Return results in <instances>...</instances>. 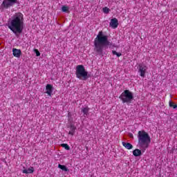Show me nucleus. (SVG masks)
<instances>
[{
	"label": "nucleus",
	"instance_id": "nucleus-8",
	"mask_svg": "<svg viewBox=\"0 0 177 177\" xmlns=\"http://www.w3.org/2000/svg\"><path fill=\"white\" fill-rule=\"evenodd\" d=\"M46 93L48 95V96H52V93H53V86L52 84H48L46 86Z\"/></svg>",
	"mask_w": 177,
	"mask_h": 177
},
{
	"label": "nucleus",
	"instance_id": "nucleus-15",
	"mask_svg": "<svg viewBox=\"0 0 177 177\" xmlns=\"http://www.w3.org/2000/svg\"><path fill=\"white\" fill-rule=\"evenodd\" d=\"M84 115H88L89 114V107L86 106L82 109Z\"/></svg>",
	"mask_w": 177,
	"mask_h": 177
},
{
	"label": "nucleus",
	"instance_id": "nucleus-1",
	"mask_svg": "<svg viewBox=\"0 0 177 177\" xmlns=\"http://www.w3.org/2000/svg\"><path fill=\"white\" fill-rule=\"evenodd\" d=\"M7 24L16 37H19L24 30V15L21 12H16L8 19Z\"/></svg>",
	"mask_w": 177,
	"mask_h": 177
},
{
	"label": "nucleus",
	"instance_id": "nucleus-11",
	"mask_svg": "<svg viewBox=\"0 0 177 177\" xmlns=\"http://www.w3.org/2000/svg\"><path fill=\"white\" fill-rule=\"evenodd\" d=\"M122 145L125 149H127V150H132V149H133V145L129 142H122Z\"/></svg>",
	"mask_w": 177,
	"mask_h": 177
},
{
	"label": "nucleus",
	"instance_id": "nucleus-17",
	"mask_svg": "<svg viewBox=\"0 0 177 177\" xmlns=\"http://www.w3.org/2000/svg\"><path fill=\"white\" fill-rule=\"evenodd\" d=\"M61 147L65 149V150H70V146L67 144H61Z\"/></svg>",
	"mask_w": 177,
	"mask_h": 177
},
{
	"label": "nucleus",
	"instance_id": "nucleus-13",
	"mask_svg": "<svg viewBox=\"0 0 177 177\" xmlns=\"http://www.w3.org/2000/svg\"><path fill=\"white\" fill-rule=\"evenodd\" d=\"M23 174H32L34 172V167H30V168L25 169L22 171Z\"/></svg>",
	"mask_w": 177,
	"mask_h": 177
},
{
	"label": "nucleus",
	"instance_id": "nucleus-14",
	"mask_svg": "<svg viewBox=\"0 0 177 177\" xmlns=\"http://www.w3.org/2000/svg\"><path fill=\"white\" fill-rule=\"evenodd\" d=\"M58 168H59V169H62V171H64V172H70V169H68V168H67L66 165L59 164Z\"/></svg>",
	"mask_w": 177,
	"mask_h": 177
},
{
	"label": "nucleus",
	"instance_id": "nucleus-10",
	"mask_svg": "<svg viewBox=\"0 0 177 177\" xmlns=\"http://www.w3.org/2000/svg\"><path fill=\"white\" fill-rule=\"evenodd\" d=\"M12 55L15 57H20L21 56V50L17 48L12 49Z\"/></svg>",
	"mask_w": 177,
	"mask_h": 177
},
{
	"label": "nucleus",
	"instance_id": "nucleus-2",
	"mask_svg": "<svg viewBox=\"0 0 177 177\" xmlns=\"http://www.w3.org/2000/svg\"><path fill=\"white\" fill-rule=\"evenodd\" d=\"M138 147L133 151V155L134 157H140L142 153H145L147 149H149L150 143H151V138L150 136L145 130L139 131L138 133Z\"/></svg>",
	"mask_w": 177,
	"mask_h": 177
},
{
	"label": "nucleus",
	"instance_id": "nucleus-9",
	"mask_svg": "<svg viewBox=\"0 0 177 177\" xmlns=\"http://www.w3.org/2000/svg\"><path fill=\"white\" fill-rule=\"evenodd\" d=\"M109 26L112 28H117V27H118V19H117V18H113L111 19Z\"/></svg>",
	"mask_w": 177,
	"mask_h": 177
},
{
	"label": "nucleus",
	"instance_id": "nucleus-6",
	"mask_svg": "<svg viewBox=\"0 0 177 177\" xmlns=\"http://www.w3.org/2000/svg\"><path fill=\"white\" fill-rule=\"evenodd\" d=\"M17 3V0H3L0 9L1 10H5V9H9V8H12V6H15Z\"/></svg>",
	"mask_w": 177,
	"mask_h": 177
},
{
	"label": "nucleus",
	"instance_id": "nucleus-20",
	"mask_svg": "<svg viewBox=\"0 0 177 177\" xmlns=\"http://www.w3.org/2000/svg\"><path fill=\"white\" fill-rule=\"evenodd\" d=\"M62 12H68V7L64 6L62 8Z\"/></svg>",
	"mask_w": 177,
	"mask_h": 177
},
{
	"label": "nucleus",
	"instance_id": "nucleus-21",
	"mask_svg": "<svg viewBox=\"0 0 177 177\" xmlns=\"http://www.w3.org/2000/svg\"><path fill=\"white\" fill-rule=\"evenodd\" d=\"M34 51L36 53V56H41V53L37 49H35Z\"/></svg>",
	"mask_w": 177,
	"mask_h": 177
},
{
	"label": "nucleus",
	"instance_id": "nucleus-7",
	"mask_svg": "<svg viewBox=\"0 0 177 177\" xmlns=\"http://www.w3.org/2000/svg\"><path fill=\"white\" fill-rule=\"evenodd\" d=\"M138 73H140V77H142V78H145V75L146 74V70H147V66L146 65H143L142 64H140L138 65Z\"/></svg>",
	"mask_w": 177,
	"mask_h": 177
},
{
	"label": "nucleus",
	"instance_id": "nucleus-3",
	"mask_svg": "<svg viewBox=\"0 0 177 177\" xmlns=\"http://www.w3.org/2000/svg\"><path fill=\"white\" fill-rule=\"evenodd\" d=\"M107 46H114V44L109 41V36L100 31L94 40V52L99 56H103V49Z\"/></svg>",
	"mask_w": 177,
	"mask_h": 177
},
{
	"label": "nucleus",
	"instance_id": "nucleus-18",
	"mask_svg": "<svg viewBox=\"0 0 177 177\" xmlns=\"http://www.w3.org/2000/svg\"><path fill=\"white\" fill-rule=\"evenodd\" d=\"M169 107H173V109L177 108V105L175 104L174 102H172V101H169Z\"/></svg>",
	"mask_w": 177,
	"mask_h": 177
},
{
	"label": "nucleus",
	"instance_id": "nucleus-16",
	"mask_svg": "<svg viewBox=\"0 0 177 177\" xmlns=\"http://www.w3.org/2000/svg\"><path fill=\"white\" fill-rule=\"evenodd\" d=\"M102 10L105 13V15H109V13H110V8H109L107 7L103 8Z\"/></svg>",
	"mask_w": 177,
	"mask_h": 177
},
{
	"label": "nucleus",
	"instance_id": "nucleus-4",
	"mask_svg": "<svg viewBox=\"0 0 177 177\" xmlns=\"http://www.w3.org/2000/svg\"><path fill=\"white\" fill-rule=\"evenodd\" d=\"M75 75L76 78L81 81H86L88 78H91V74L88 73L84 65H77L76 66Z\"/></svg>",
	"mask_w": 177,
	"mask_h": 177
},
{
	"label": "nucleus",
	"instance_id": "nucleus-5",
	"mask_svg": "<svg viewBox=\"0 0 177 177\" xmlns=\"http://www.w3.org/2000/svg\"><path fill=\"white\" fill-rule=\"evenodd\" d=\"M119 99L122 100V103L131 104L134 99L133 93L129 90H124L120 95Z\"/></svg>",
	"mask_w": 177,
	"mask_h": 177
},
{
	"label": "nucleus",
	"instance_id": "nucleus-12",
	"mask_svg": "<svg viewBox=\"0 0 177 177\" xmlns=\"http://www.w3.org/2000/svg\"><path fill=\"white\" fill-rule=\"evenodd\" d=\"M69 128L70 131L68 132V135H71V136H73L75 133V129H77V127L74 126V124H71Z\"/></svg>",
	"mask_w": 177,
	"mask_h": 177
},
{
	"label": "nucleus",
	"instance_id": "nucleus-19",
	"mask_svg": "<svg viewBox=\"0 0 177 177\" xmlns=\"http://www.w3.org/2000/svg\"><path fill=\"white\" fill-rule=\"evenodd\" d=\"M112 53H113V55H117V57H120V56H121L122 55V54H121V53H118L115 50H113Z\"/></svg>",
	"mask_w": 177,
	"mask_h": 177
}]
</instances>
